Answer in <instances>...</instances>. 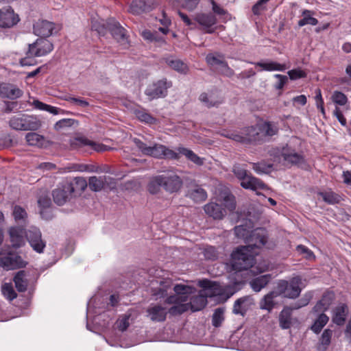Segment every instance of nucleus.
Returning a JSON list of instances; mask_svg holds the SVG:
<instances>
[{"label": "nucleus", "mask_w": 351, "mask_h": 351, "mask_svg": "<svg viewBox=\"0 0 351 351\" xmlns=\"http://www.w3.org/2000/svg\"><path fill=\"white\" fill-rule=\"evenodd\" d=\"M13 281L18 291L25 292L27 290L28 281L27 279V274L25 271H19L15 274L13 278Z\"/></svg>", "instance_id": "nucleus-33"}, {"label": "nucleus", "mask_w": 351, "mask_h": 351, "mask_svg": "<svg viewBox=\"0 0 351 351\" xmlns=\"http://www.w3.org/2000/svg\"><path fill=\"white\" fill-rule=\"evenodd\" d=\"M261 132V140L263 141L267 136H272L277 134L278 128L274 123L266 121L261 124H257Z\"/></svg>", "instance_id": "nucleus-34"}, {"label": "nucleus", "mask_w": 351, "mask_h": 351, "mask_svg": "<svg viewBox=\"0 0 351 351\" xmlns=\"http://www.w3.org/2000/svg\"><path fill=\"white\" fill-rule=\"evenodd\" d=\"M335 299V293L332 291H325L322 298L314 306L313 311L315 313H324L328 311Z\"/></svg>", "instance_id": "nucleus-20"}, {"label": "nucleus", "mask_w": 351, "mask_h": 351, "mask_svg": "<svg viewBox=\"0 0 351 351\" xmlns=\"http://www.w3.org/2000/svg\"><path fill=\"white\" fill-rule=\"evenodd\" d=\"M270 0H258L252 8V12L255 15H260L263 11L266 10V4Z\"/></svg>", "instance_id": "nucleus-56"}, {"label": "nucleus", "mask_w": 351, "mask_h": 351, "mask_svg": "<svg viewBox=\"0 0 351 351\" xmlns=\"http://www.w3.org/2000/svg\"><path fill=\"white\" fill-rule=\"evenodd\" d=\"M153 0H132L130 4L128 12L134 15L149 12L154 8Z\"/></svg>", "instance_id": "nucleus-15"}, {"label": "nucleus", "mask_w": 351, "mask_h": 351, "mask_svg": "<svg viewBox=\"0 0 351 351\" xmlns=\"http://www.w3.org/2000/svg\"><path fill=\"white\" fill-rule=\"evenodd\" d=\"M200 102L206 108L218 107L223 103V99L217 93H202L199 97Z\"/></svg>", "instance_id": "nucleus-24"}, {"label": "nucleus", "mask_w": 351, "mask_h": 351, "mask_svg": "<svg viewBox=\"0 0 351 351\" xmlns=\"http://www.w3.org/2000/svg\"><path fill=\"white\" fill-rule=\"evenodd\" d=\"M261 135L257 124L243 128L240 131L227 132L223 134L228 138L246 145L262 142Z\"/></svg>", "instance_id": "nucleus-3"}, {"label": "nucleus", "mask_w": 351, "mask_h": 351, "mask_svg": "<svg viewBox=\"0 0 351 351\" xmlns=\"http://www.w3.org/2000/svg\"><path fill=\"white\" fill-rule=\"evenodd\" d=\"M267 239V237L265 230L257 228L251 231L245 242L247 244L245 247H247L252 250L254 248H261L265 245Z\"/></svg>", "instance_id": "nucleus-13"}, {"label": "nucleus", "mask_w": 351, "mask_h": 351, "mask_svg": "<svg viewBox=\"0 0 351 351\" xmlns=\"http://www.w3.org/2000/svg\"><path fill=\"white\" fill-rule=\"evenodd\" d=\"M55 24L46 20L36 22L33 27L34 33L41 38L49 37L53 34Z\"/></svg>", "instance_id": "nucleus-21"}, {"label": "nucleus", "mask_w": 351, "mask_h": 351, "mask_svg": "<svg viewBox=\"0 0 351 351\" xmlns=\"http://www.w3.org/2000/svg\"><path fill=\"white\" fill-rule=\"evenodd\" d=\"M313 295L311 293H306L302 298L295 302L291 307L292 310H297L308 304Z\"/></svg>", "instance_id": "nucleus-50"}, {"label": "nucleus", "mask_w": 351, "mask_h": 351, "mask_svg": "<svg viewBox=\"0 0 351 351\" xmlns=\"http://www.w3.org/2000/svg\"><path fill=\"white\" fill-rule=\"evenodd\" d=\"M205 213L215 219H221L226 214V209L216 202H210L204 207Z\"/></svg>", "instance_id": "nucleus-27"}, {"label": "nucleus", "mask_w": 351, "mask_h": 351, "mask_svg": "<svg viewBox=\"0 0 351 351\" xmlns=\"http://www.w3.org/2000/svg\"><path fill=\"white\" fill-rule=\"evenodd\" d=\"M291 308L283 309L279 315V324L281 328L288 329L290 328L292 324L291 322Z\"/></svg>", "instance_id": "nucleus-39"}, {"label": "nucleus", "mask_w": 351, "mask_h": 351, "mask_svg": "<svg viewBox=\"0 0 351 351\" xmlns=\"http://www.w3.org/2000/svg\"><path fill=\"white\" fill-rule=\"evenodd\" d=\"M74 192L73 183L63 181L59 183L52 191L53 201L57 205L62 206L71 199Z\"/></svg>", "instance_id": "nucleus-10"}, {"label": "nucleus", "mask_w": 351, "mask_h": 351, "mask_svg": "<svg viewBox=\"0 0 351 351\" xmlns=\"http://www.w3.org/2000/svg\"><path fill=\"white\" fill-rule=\"evenodd\" d=\"M280 295L278 290L270 291L261 300L259 304L260 308L261 309L267 310L269 312H271L276 305L274 299Z\"/></svg>", "instance_id": "nucleus-29"}, {"label": "nucleus", "mask_w": 351, "mask_h": 351, "mask_svg": "<svg viewBox=\"0 0 351 351\" xmlns=\"http://www.w3.org/2000/svg\"><path fill=\"white\" fill-rule=\"evenodd\" d=\"M206 304V297L201 294L193 296L189 302H186V304H188V311L191 309L193 312L203 309Z\"/></svg>", "instance_id": "nucleus-31"}, {"label": "nucleus", "mask_w": 351, "mask_h": 351, "mask_svg": "<svg viewBox=\"0 0 351 351\" xmlns=\"http://www.w3.org/2000/svg\"><path fill=\"white\" fill-rule=\"evenodd\" d=\"M171 86V81L162 78L149 84L145 90V94L150 100L163 98L167 95L168 90Z\"/></svg>", "instance_id": "nucleus-9"}, {"label": "nucleus", "mask_w": 351, "mask_h": 351, "mask_svg": "<svg viewBox=\"0 0 351 351\" xmlns=\"http://www.w3.org/2000/svg\"><path fill=\"white\" fill-rule=\"evenodd\" d=\"M329 317L325 313H321L317 319L315 320L313 324L311 326V329L316 334L321 332L322 328L328 322Z\"/></svg>", "instance_id": "nucleus-40"}, {"label": "nucleus", "mask_w": 351, "mask_h": 351, "mask_svg": "<svg viewBox=\"0 0 351 351\" xmlns=\"http://www.w3.org/2000/svg\"><path fill=\"white\" fill-rule=\"evenodd\" d=\"M162 64H166L168 66H183L184 63L173 56H168L162 58Z\"/></svg>", "instance_id": "nucleus-60"}, {"label": "nucleus", "mask_w": 351, "mask_h": 351, "mask_svg": "<svg viewBox=\"0 0 351 351\" xmlns=\"http://www.w3.org/2000/svg\"><path fill=\"white\" fill-rule=\"evenodd\" d=\"M223 204L225 207V209H227L230 211L234 210L236 208V202L234 196L230 193L226 194L223 197Z\"/></svg>", "instance_id": "nucleus-53"}, {"label": "nucleus", "mask_w": 351, "mask_h": 351, "mask_svg": "<svg viewBox=\"0 0 351 351\" xmlns=\"http://www.w3.org/2000/svg\"><path fill=\"white\" fill-rule=\"evenodd\" d=\"M10 127L14 130H37L41 127V121L36 117L19 114L12 117L9 120Z\"/></svg>", "instance_id": "nucleus-6"}, {"label": "nucleus", "mask_w": 351, "mask_h": 351, "mask_svg": "<svg viewBox=\"0 0 351 351\" xmlns=\"http://www.w3.org/2000/svg\"><path fill=\"white\" fill-rule=\"evenodd\" d=\"M251 251L247 247L241 246L232 253V267L234 270H247L253 267L255 258Z\"/></svg>", "instance_id": "nucleus-7"}, {"label": "nucleus", "mask_w": 351, "mask_h": 351, "mask_svg": "<svg viewBox=\"0 0 351 351\" xmlns=\"http://www.w3.org/2000/svg\"><path fill=\"white\" fill-rule=\"evenodd\" d=\"M19 21L18 15H16L13 9L5 7L0 10V27L10 28L16 25Z\"/></svg>", "instance_id": "nucleus-17"}, {"label": "nucleus", "mask_w": 351, "mask_h": 351, "mask_svg": "<svg viewBox=\"0 0 351 351\" xmlns=\"http://www.w3.org/2000/svg\"><path fill=\"white\" fill-rule=\"evenodd\" d=\"M183 186V180L175 169L162 171L160 174L152 178L147 189L151 194H158L161 189L173 194L180 191Z\"/></svg>", "instance_id": "nucleus-1"}, {"label": "nucleus", "mask_w": 351, "mask_h": 351, "mask_svg": "<svg viewBox=\"0 0 351 351\" xmlns=\"http://www.w3.org/2000/svg\"><path fill=\"white\" fill-rule=\"evenodd\" d=\"M25 265L26 263L21 256L16 253L9 252L0 254V265L7 269L23 267Z\"/></svg>", "instance_id": "nucleus-12"}, {"label": "nucleus", "mask_w": 351, "mask_h": 351, "mask_svg": "<svg viewBox=\"0 0 351 351\" xmlns=\"http://www.w3.org/2000/svg\"><path fill=\"white\" fill-rule=\"evenodd\" d=\"M73 184L75 191H80V192H83L88 186L86 179L82 177L75 178Z\"/></svg>", "instance_id": "nucleus-59"}, {"label": "nucleus", "mask_w": 351, "mask_h": 351, "mask_svg": "<svg viewBox=\"0 0 351 351\" xmlns=\"http://www.w3.org/2000/svg\"><path fill=\"white\" fill-rule=\"evenodd\" d=\"M332 101L340 106H343L347 103L348 99L345 94L339 91H335L332 95Z\"/></svg>", "instance_id": "nucleus-61"}, {"label": "nucleus", "mask_w": 351, "mask_h": 351, "mask_svg": "<svg viewBox=\"0 0 351 351\" xmlns=\"http://www.w3.org/2000/svg\"><path fill=\"white\" fill-rule=\"evenodd\" d=\"M187 305L188 304H186V302L175 304L169 308L167 311V314L169 313L173 316L181 315L188 311Z\"/></svg>", "instance_id": "nucleus-51"}, {"label": "nucleus", "mask_w": 351, "mask_h": 351, "mask_svg": "<svg viewBox=\"0 0 351 351\" xmlns=\"http://www.w3.org/2000/svg\"><path fill=\"white\" fill-rule=\"evenodd\" d=\"M13 216L17 222L25 223L27 217V212L20 206H15L13 209Z\"/></svg>", "instance_id": "nucleus-48"}, {"label": "nucleus", "mask_w": 351, "mask_h": 351, "mask_svg": "<svg viewBox=\"0 0 351 351\" xmlns=\"http://www.w3.org/2000/svg\"><path fill=\"white\" fill-rule=\"evenodd\" d=\"M206 60L207 64L210 66H228L225 56L217 52L208 53L206 56Z\"/></svg>", "instance_id": "nucleus-35"}, {"label": "nucleus", "mask_w": 351, "mask_h": 351, "mask_svg": "<svg viewBox=\"0 0 351 351\" xmlns=\"http://www.w3.org/2000/svg\"><path fill=\"white\" fill-rule=\"evenodd\" d=\"M252 304H254V300L251 296L240 298L234 302L232 313L244 317Z\"/></svg>", "instance_id": "nucleus-22"}, {"label": "nucleus", "mask_w": 351, "mask_h": 351, "mask_svg": "<svg viewBox=\"0 0 351 351\" xmlns=\"http://www.w3.org/2000/svg\"><path fill=\"white\" fill-rule=\"evenodd\" d=\"M173 291H175V293H177L178 295H184L188 300L189 295L194 293L195 291V289L191 286L182 284H177L174 286Z\"/></svg>", "instance_id": "nucleus-44"}, {"label": "nucleus", "mask_w": 351, "mask_h": 351, "mask_svg": "<svg viewBox=\"0 0 351 351\" xmlns=\"http://www.w3.org/2000/svg\"><path fill=\"white\" fill-rule=\"evenodd\" d=\"M314 14L315 12L312 10H303L302 11V16L303 18L298 21V25L300 27L306 25H317L319 22L317 19L313 17Z\"/></svg>", "instance_id": "nucleus-37"}, {"label": "nucleus", "mask_w": 351, "mask_h": 351, "mask_svg": "<svg viewBox=\"0 0 351 351\" xmlns=\"http://www.w3.org/2000/svg\"><path fill=\"white\" fill-rule=\"evenodd\" d=\"M135 114L136 117L141 121H144L150 124L154 123L156 121L155 118H154L145 110H136Z\"/></svg>", "instance_id": "nucleus-52"}, {"label": "nucleus", "mask_w": 351, "mask_h": 351, "mask_svg": "<svg viewBox=\"0 0 351 351\" xmlns=\"http://www.w3.org/2000/svg\"><path fill=\"white\" fill-rule=\"evenodd\" d=\"M165 302L166 304L175 305L187 302V298L184 295L180 296L176 293L167 297Z\"/></svg>", "instance_id": "nucleus-57"}, {"label": "nucleus", "mask_w": 351, "mask_h": 351, "mask_svg": "<svg viewBox=\"0 0 351 351\" xmlns=\"http://www.w3.org/2000/svg\"><path fill=\"white\" fill-rule=\"evenodd\" d=\"M130 315H123L121 316L116 322L117 328L121 332L128 329L130 326Z\"/></svg>", "instance_id": "nucleus-54"}, {"label": "nucleus", "mask_w": 351, "mask_h": 351, "mask_svg": "<svg viewBox=\"0 0 351 351\" xmlns=\"http://www.w3.org/2000/svg\"><path fill=\"white\" fill-rule=\"evenodd\" d=\"M349 313L346 304L339 303L332 311V322L337 326H343Z\"/></svg>", "instance_id": "nucleus-19"}, {"label": "nucleus", "mask_w": 351, "mask_h": 351, "mask_svg": "<svg viewBox=\"0 0 351 351\" xmlns=\"http://www.w3.org/2000/svg\"><path fill=\"white\" fill-rule=\"evenodd\" d=\"M1 291L5 298L9 300H13L17 297L12 285L9 283H5L2 285Z\"/></svg>", "instance_id": "nucleus-49"}, {"label": "nucleus", "mask_w": 351, "mask_h": 351, "mask_svg": "<svg viewBox=\"0 0 351 351\" xmlns=\"http://www.w3.org/2000/svg\"><path fill=\"white\" fill-rule=\"evenodd\" d=\"M204 256L207 260L214 261L217 258L218 253L215 247L207 246L204 248Z\"/></svg>", "instance_id": "nucleus-58"}, {"label": "nucleus", "mask_w": 351, "mask_h": 351, "mask_svg": "<svg viewBox=\"0 0 351 351\" xmlns=\"http://www.w3.org/2000/svg\"><path fill=\"white\" fill-rule=\"evenodd\" d=\"M147 317L154 322H163L167 319V310L159 304H152L146 310Z\"/></svg>", "instance_id": "nucleus-16"}, {"label": "nucleus", "mask_w": 351, "mask_h": 351, "mask_svg": "<svg viewBox=\"0 0 351 351\" xmlns=\"http://www.w3.org/2000/svg\"><path fill=\"white\" fill-rule=\"evenodd\" d=\"M232 171L236 177L241 180V182H242L244 178L248 176L247 171L239 165H234L233 167Z\"/></svg>", "instance_id": "nucleus-63"}, {"label": "nucleus", "mask_w": 351, "mask_h": 351, "mask_svg": "<svg viewBox=\"0 0 351 351\" xmlns=\"http://www.w3.org/2000/svg\"><path fill=\"white\" fill-rule=\"evenodd\" d=\"M134 143L144 155L157 158L178 159V154L168 149L165 145L154 144L153 145L147 146L138 138H134Z\"/></svg>", "instance_id": "nucleus-4"}, {"label": "nucleus", "mask_w": 351, "mask_h": 351, "mask_svg": "<svg viewBox=\"0 0 351 351\" xmlns=\"http://www.w3.org/2000/svg\"><path fill=\"white\" fill-rule=\"evenodd\" d=\"M25 231L23 228L21 226H14L9 229V235L12 246L14 248H19L24 245L25 239L24 235Z\"/></svg>", "instance_id": "nucleus-23"}, {"label": "nucleus", "mask_w": 351, "mask_h": 351, "mask_svg": "<svg viewBox=\"0 0 351 351\" xmlns=\"http://www.w3.org/2000/svg\"><path fill=\"white\" fill-rule=\"evenodd\" d=\"M271 167V165H266L263 162L253 164V169L258 173H267Z\"/></svg>", "instance_id": "nucleus-62"}, {"label": "nucleus", "mask_w": 351, "mask_h": 351, "mask_svg": "<svg viewBox=\"0 0 351 351\" xmlns=\"http://www.w3.org/2000/svg\"><path fill=\"white\" fill-rule=\"evenodd\" d=\"M23 95V91L16 85L11 83H0V96L2 98L16 99Z\"/></svg>", "instance_id": "nucleus-18"}, {"label": "nucleus", "mask_w": 351, "mask_h": 351, "mask_svg": "<svg viewBox=\"0 0 351 351\" xmlns=\"http://www.w3.org/2000/svg\"><path fill=\"white\" fill-rule=\"evenodd\" d=\"M25 237L32 249L38 253H43L46 247V241L42 238L39 228L31 227L25 232Z\"/></svg>", "instance_id": "nucleus-11"}, {"label": "nucleus", "mask_w": 351, "mask_h": 351, "mask_svg": "<svg viewBox=\"0 0 351 351\" xmlns=\"http://www.w3.org/2000/svg\"><path fill=\"white\" fill-rule=\"evenodd\" d=\"M74 122L75 120L72 119H62L56 123L54 128L56 130H60L61 128L71 127L73 125Z\"/></svg>", "instance_id": "nucleus-64"}, {"label": "nucleus", "mask_w": 351, "mask_h": 351, "mask_svg": "<svg viewBox=\"0 0 351 351\" xmlns=\"http://www.w3.org/2000/svg\"><path fill=\"white\" fill-rule=\"evenodd\" d=\"M53 49V45L49 40L44 38H38L34 43L29 44L27 57L21 59V66H34L35 62L29 61V58L34 56H45L51 51Z\"/></svg>", "instance_id": "nucleus-5"}, {"label": "nucleus", "mask_w": 351, "mask_h": 351, "mask_svg": "<svg viewBox=\"0 0 351 351\" xmlns=\"http://www.w3.org/2000/svg\"><path fill=\"white\" fill-rule=\"evenodd\" d=\"M271 279V274H265L258 276L252 279L250 282V287L255 292H259L265 287Z\"/></svg>", "instance_id": "nucleus-32"}, {"label": "nucleus", "mask_w": 351, "mask_h": 351, "mask_svg": "<svg viewBox=\"0 0 351 351\" xmlns=\"http://www.w3.org/2000/svg\"><path fill=\"white\" fill-rule=\"evenodd\" d=\"M108 31L112 37L121 45L126 47L128 44V39L126 35V30L121 26L119 22L110 19L108 21Z\"/></svg>", "instance_id": "nucleus-14"}, {"label": "nucleus", "mask_w": 351, "mask_h": 351, "mask_svg": "<svg viewBox=\"0 0 351 351\" xmlns=\"http://www.w3.org/2000/svg\"><path fill=\"white\" fill-rule=\"evenodd\" d=\"M241 185L243 188L256 191L257 189H265L267 186L261 180L248 175L244 180L241 182Z\"/></svg>", "instance_id": "nucleus-28"}, {"label": "nucleus", "mask_w": 351, "mask_h": 351, "mask_svg": "<svg viewBox=\"0 0 351 351\" xmlns=\"http://www.w3.org/2000/svg\"><path fill=\"white\" fill-rule=\"evenodd\" d=\"M332 336V330L330 329H325L319 339V343L318 346L319 351H326L327 348L330 343L331 338Z\"/></svg>", "instance_id": "nucleus-42"}, {"label": "nucleus", "mask_w": 351, "mask_h": 351, "mask_svg": "<svg viewBox=\"0 0 351 351\" xmlns=\"http://www.w3.org/2000/svg\"><path fill=\"white\" fill-rule=\"evenodd\" d=\"M187 196L195 202H202L206 199V191L199 185L191 186L187 192Z\"/></svg>", "instance_id": "nucleus-30"}, {"label": "nucleus", "mask_w": 351, "mask_h": 351, "mask_svg": "<svg viewBox=\"0 0 351 351\" xmlns=\"http://www.w3.org/2000/svg\"><path fill=\"white\" fill-rule=\"evenodd\" d=\"M302 279L300 276L292 278L289 281L281 280L277 284V290L280 295L290 299L298 298L302 291Z\"/></svg>", "instance_id": "nucleus-8"}, {"label": "nucleus", "mask_w": 351, "mask_h": 351, "mask_svg": "<svg viewBox=\"0 0 351 351\" xmlns=\"http://www.w3.org/2000/svg\"><path fill=\"white\" fill-rule=\"evenodd\" d=\"M234 230L236 237L239 239H244L246 242L251 231H250L243 225L235 226Z\"/></svg>", "instance_id": "nucleus-55"}, {"label": "nucleus", "mask_w": 351, "mask_h": 351, "mask_svg": "<svg viewBox=\"0 0 351 351\" xmlns=\"http://www.w3.org/2000/svg\"><path fill=\"white\" fill-rule=\"evenodd\" d=\"M224 308L219 307L215 310L212 317L213 325L217 328L219 327L224 320Z\"/></svg>", "instance_id": "nucleus-47"}, {"label": "nucleus", "mask_w": 351, "mask_h": 351, "mask_svg": "<svg viewBox=\"0 0 351 351\" xmlns=\"http://www.w3.org/2000/svg\"><path fill=\"white\" fill-rule=\"evenodd\" d=\"M195 20L202 26L204 27V29H207L206 30V33L211 34L214 32L213 29H210V28L216 24L217 19L215 16L212 14H204L200 13L197 14L195 16Z\"/></svg>", "instance_id": "nucleus-26"}, {"label": "nucleus", "mask_w": 351, "mask_h": 351, "mask_svg": "<svg viewBox=\"0 0 351 351\" xmlns=\"http://www.w3.org/2000/svg\"><path fill=\"white\" fill-rule=\"evenodd\" d=\"M282 156L284 160L291 165L300 166L304 162L302 156L295 152L287 153L284 151Z\"/></svg>", "instance_id": "nucleus-41"}, {"label": "nucleus", "mask_w": 351, "mask_h": 351, "mask_svg": "<svg viewBox=\"0 0 351 351\" xmlns=\"http://www.w3.org/2000/svg\"><path fill=\"white\" fill-rule=\"evenodd\" d=\"M239 276V274L238 273H235L230 278L231 284L226 287H223L217 282H213L207 279L199 280L198 285L200 287L206 290L210 291L211 293L210 296L222 295L224 293H226L228 298H229L240 290L244 285V280L242 279H237Z\"/></svg>", "instance_id": "nucleus-2"}, {"label": "nucleus", "mask_w": 351, "mask_h": 351, "mask_svg": "<svg viewBox=\"0 0 351 351\" xmlns=\"http://www.w3.org/2000/svg\"><path fill=\"white\" fill-rule=\"evenodd\" d=\"M73 145H75L78 147L90 146L92 149L99 152H103L113 149L112 147H110L102 143H95L84 137L75 138L74 139Z\"/></svg>", "instance_id": "nucleus-25"}, {"label": "nucleus", "mask_w": 351, "mask_h": 351, "mask_svg": "<svg viewBox=\"0 0 351 351\" xmlns=\"http://www.w3.org/2000/svg\"><path fill=\"white\" fill-rule=\"evenodd\" d=\"M318 195L328 204H339L341 200V195L330 189L319 192Z\"/></svg>", "instance_id": "nucleus-36"}, {"label": "nucleus", "mask_w": 351, "mask_h": 351, "mask_svg": "<svg viewBox=\"0 0 351 351\" xmlns=\"http://www.w3.org/2000/svg\"><path fill=\"white\" fill-rule=\"evenodd\" d=\"M25 139L27 143L32 146H40L44 141V137L35 132L27 133Z\"/></svg>", "instance_id": "nucleus-46"}, {"label": "nucleus", "mask_w": 351, "mask_h": 351, "mask_svg": "<svg viewBox=\"0 0 351 351\" xmlns=\"http://www.w3.org/2000/svg\"><path fill=\"white\" fill-rule=\"evenodd\" d=\"M91 29L95 31L99 36H104L108 31V21L104 20L93 19L91 21Z\"/></svg>", "instance_id": "nucleus-43"}, {"label": "nucleus", "mask_w": 351, "mask_h": 351, "mask_svg": "<svg viewBox=\"0 0 351 351\" xmlns=\"http://www.w3.org/2000/svg\"><path fill=\"white\" fill-rule=\"evenodd\" d=\"M179 153L178 154H182L185 156L189 160L193 162L196 165H201L203 164V160L201 158H199L196 154H195L193 151L188 149L184 147H180L178 149Z\"/></svg>", "instance_id": "nucleus-45"}, {"label": "nucleus", "mask_w": 351, "mask_h": 351, "mask_svg": "<svg viewBox=\"0 0 351 351\" xmlns=\"http://www.w3.org/2000/svg\"><path fill=\"white\" fill-rule=\"evenodd\" d=\"M107 182L106 176H91L88 180V186L93 191H100Z\"/></svg>", "instance_id": "nucleus-38"}]
</instances>
